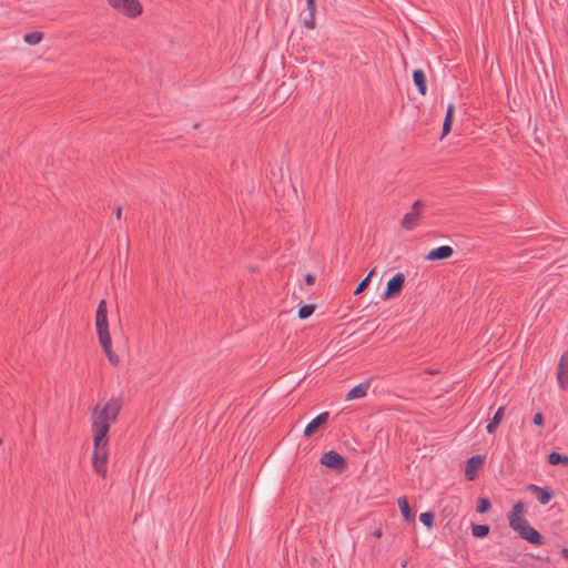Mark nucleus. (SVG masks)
<instances>
[{"label":"nucleus","instance_id":"f257e3e1","mask_svg":"<svg viewBox=\"0 0 568 568\" xmlns=\"http://www.w3.org/2000/svg\"><path fill=\"white\" fill-rule=\"evenodd\" d=\"M122 408L120 398H111L104 405L97 404L92 409V433H93V455L92 467L102 478L106 477L108 457H109V430L111 423H114Z\"/></svg>","mask_w":568,"mask_h":568},{"label":"nucleus","instance_id":"f03ea898","mask_svg":"<svg viewBox=\"0 0 568 568\" xmlns=\"http://www.w3.org/2000/svg\"><path fill=\"white\" fill-rule=\"evenodd\" d=\"M95 327L102 349L104 351L109 362L113 366H116L120 361L118 355L112 351L111 336L109 333L108 308L106 302L104 300L100 301L98 305L95 314Z\"/></svg>","mask_w":568,"mask_h":568},{"label":"nucleus","instance_id":"7ed1b4c3","mask_svg":"<svg viewBox=\"0 0 568 568\" xmlns=\"http://www.w3.org/2000/svg\"><path fill=\"white\" fill-rule=\"evenodd\" d=\"M509 527L517 531L519 536L527 540L528 542L532 545H541L542 544V536L538 530L532 528L527 519H525L521 515L516 514H508L507 515Z\"/></svg>","mask_w":568,"mask_h":568},{"label":"nucleus","instance_id":"20e7f679","mask_svg":"<svg viewBox=\"0 0 568 568\" xmlns=\"http://www.w3.org/2000/svg\"><path fill=\"white\" fill-rule=\"evenodd\" d=\"M108 3L130 18H135L142 13V4L139 0H108Z\"/></svg>","mask_w":568,"mask_h":568},{"label":"nucleus","instance_id":"39448f33","mask_svg":"<svg viewBox=\"0 0 568 568\" xmlns=\"http://www.w3.org/2000/svg\"><path fill=\"white\" fill-rule=\"evenodd\" d=\"M424 207L425 203L422 200L415 201L412 211L404 215L400 222L402 227L408 231L414 230L418 225Z\"/></svg>","mask_w":568,"mask_h":568},{"label":"nucleus","instance_id":"423d86ee","mask_svg":"<svg viewBox=\"0 0 568 568\" xmlns=\"http://www.w3.org/2000/svg\"><path fill=\"white\" fill-rule=\"evenodd\" d=\"M321 464L337 471L344 470L347 465L346 459L335 450L324 453L321 457Z\"/></svg>","mask_w":568,"mask_h":568},{"label":"nucleus","instance_id":"0eeeda50","mask_svg":"<svg viewBox=\"0 0 568 568\" xmlns=\"http://www.w3.org/2000/svg\"><path fill=\"white\" fill-rule=\"evenodd\" d=\"M404 283H405V275L403 273H396L388 282H387V285H386V290L384 291L383 293V298L384 300H390L395 296H397L403 287H404Z\"/></svg>","mask_w":568,"mask_h":568},{"label":"nucleus","instance_id":"6e6552de","mask_svg":"<svg viewBox=\"0 0 568 568\" xmlns=\"http://www.w3.org/2000/svg\"><path fill=\"white\" fill-rule=\"evenodd\" d=\"M557 381L561 389H568V351L560 356L557 366Z\"/></svg>","mask_w":568,"mask_h":568},{"label":"nucleus","instance_id":"1a4fd4ad","mask_svg":"<svg viewBox=\"0 0 568 568\" xmlns=\"http://www.w3.org/2000/svg\"><path fill=\"white\" fill-rule=\"evenodd\" d=\"M485 459L480 455H475L470 457L465 467V477L467 480L471 481L477 477L479 469L483 467Z\"/></svg>","mask_w":568,"mask_h":568},{"label":"nucleus","instance_id":"9d476101","mask_svg":"<svg viewBox=\"0 0 568 568\" xmlns=\"http://www.w3.org/2000/svg\"><path fill=\"white\" fill-rule=\"evenodd\" d=\"M454 254L453 247L448 245L439 246L434 250H430L428 254L425 256L426 261H440L447 260L452 257Z\"/></svg>","mask_w":568,"mask_h":568},{"label":"nucleus","instance_id":"9b49d317","mask_svg":"<svg viewBox=\"0 0 568 568\" xmlns=\"http://www.w3.org/2000/svg\"><path fill=\"white\" fill-rule=\"evenodd\" d=\"M329 413L324 412L316 416L312 422H310L305 429H304V436L311 437L313 434H315L328 419Z\"/></svg>","mask_w":568,"mask_h":568},{"label":"nucleus","instance_id":"f8f14e48","mask_svg":"<svg viewBox=\"0 0 568 568\" xmlns=\"http://www.w3.org/2000/svg\"><path fill=\"white\" fill-rule=\"evenodd\" d=\"M528 490L536 496L537 500L542 505L548 504L552 499V491L547 487L541 488L537 485L531 484L528 486Z\"/></svg>","mask_w":568,"mask_h":568},{"label":"nucleus","instance_id":"ddd939ff","mask_svg":"<svg viewBox=\"0 0 568 568\" xmlns=\"http://www.w3.org/2000/svg\"><path fill=\"white\" fill-rule=\"evenodd\" d=\"M369 381H365L356 385L347 393L346 400H353L365 397L367 394V389L369 388Z\"/></svg>","mask_w":568,"mask_h":568},{"label":"nucleus","instance_id":"4468645a","mask_svg":"<svg viewBox=\"0 0 568 568\" xmlns=\"http://www.w3.org/2000/svg\"><path fill=\"white\" fill-rule=\"evenodd\" d=\"M413 81H414V84L416 85L418 92L422 95H425L426 91H427V84H426L427 80H426L425 72L422 69H417L413 72Z\"/></svg>","mask_w":568,"mask_h":568},{"label":"nucleus","instance_id":"2eb2a0df","mask_svg":"<svg viewBox=\"0 0 568 568\" xmlns=\"http://www.w3.org/2000/svg\"><path fill=\"white\" fill-rule=\"evenodd\" d=\"M308 18L304 20V26L307 29H314L316 27L315 13H316V3L315 0H306Z\"/></svg>","mask_w":568,"mask_h":568},{"label":"nucleus","instance_id":"dca6fc26","mask_svg":"<svg viewBox=\"0 0 568 568\" xmlns=\"http://www.w3.org/2000/svg\"><path fill=\"white\" fill-rule=\"evenodd\" d=\"M504 412H505V407L504 406H500L497 412L495 413L493 419L488 423V425L486 426V429L489 434H494L496 432V429L498 428L500 422L503 420L504 418Z\"/></svg>","mask_w":568,"mask_h":568},{"label":"nucleus","instance_id":"f3484780","mask_svg":"<svg viewBox=\"0 0 568 568\" xmlns=\"http://www.w3.org/2000/svg\"><path fill=\"white\" fill-rule=\"evenodd\" d=\"M398 507H399L400 513L406 521L414 520V514H413L410 506L408 504V500L405 496L398 498Z\"/></svg>","mask_w":568,"mask_h":568},{"label":"nucleus","instance_id":"a211bd4d","mask_svg":"<svg viewBox=\"0 0 568 568\" xmlns=\"http://www.w3.org/2000/svg\"><path fill=\"white\" fill-rule=\"evenodd\" d=\"M454 119V105L449 104L446 111V116L443 124V136L447 135L452 130Z\"/></svg>","mask_w":568,"mask_h":568},{"label":"nucleus","instance_id":"6ab92c4d","mask_svg":"<svg viewBox=\"0 0 568 568\" xmlns=\"http://www.w3.org/2000/svg\"><path fill=\"white\" fill-rule=\"evenodd\" d=\"M548 463L552 466L562 464L564 466H568V455H561L557 452H551L548 455Z\"/></svg>","mask_w":568,"mask_h":568},{"label":"nucleus","instance_id":"aec40b11","mask_svg":"<svg viewBox=\"0 0 568 568\" xmlns=\"http://www.w3.org/2000/svg\"><path fill=\"white\" fill-rule=\"evenodd\" d=\"M490 527L488 525H473L471 532L474 537L483 538L488 536Z\"/></svg>","mask_w":568,"mask_h":568},{"label":"nucleus","instance_id":"412c9836","mask_svg":"<svg viewBox=\"0 0 568 568\" xmlns=\"http://www.w3.org/2000/svg\"><path fill=\"white\" fill-rule=\"evenodd\" d=\"M374 274V270H372L366 277H364L359 284L357 285V287L355 288L354 291V295H359L362 292H364L367 286L369 285L371 283V277L372 275Z\"/></svg>","mask_w":568,"mask_h":568},{"label":"nucleus","instance_id":"4be33fe9","mask_svg":"<svg viewBox=\"0 0 568 568\" xmlns=\"http://www.w3.org/2000/svg\"><path fill=\"white\" fill-rule=\"evenodd\" d=\"M43 38V34L41 32H30L24 34V41L28 44L34 45L38 44Z\"/></svg>","mask_w":568,"mask_h":568},{"label":"nucleus","instance_id":"5701e85b","mask_svg":"<svg viewBox=\"0 0 568 568\" xmlns=\"http://www.w3.org/2000/svg\"><path fill=\"white\" fill-rule=\"evenodd\" d=\"M314 311H315V305H313V304L303 305L298 310V317L301 320H306L314 313Z\"/></svg>","mask_w":568,"mask_h":568},{"label":"nucleus","instance_id":"b1692460","mask_svg":"<svg viewBox=\"0 0 568 568\" xmlns=\"http://www.w3.org/2000/svg\"><path fill=\"white\" fill-rule=\"evenodd\" d=\"M434 518H435V515L434 513L432 511H425L423 514H420L419 516V520L428 528H432L433 525H434Z\"/></svg>","mask_w":568,"mask_h":568},{"label":"nucleus","instance_id":"393cba45","mask_svg":"<svg viewBox=\"0 0 568 568\" xmlns=\"http://www.w3.org/2000/svg\"><path fill=\"white\" fill-rule=\"evenodd\" d=\"M491 507L490 500L488 498H479L477 503L476 510L479 514L487 513Z\"/></svg>","mask_w":568,"mask_h":568},{"label":"nucleus","instance_id":"a878e982","mask_svg":"<svg viewBox=\"0 0 568 568\" xmlns=\"http://www.w3.org/2000/svg\"><path fill=\"white\" fill-rule=\"evenodd\" d=\"M525 511V505L521 501H518L514 505L513 510L509 514L521 515Z\"/></svg>","mask_w":568,"mask_h":568},{"label":"nucleus","instance_id":"bb28decb","mask_svg":"<svg viewBox=\"0 0 568 568\" xmlns=\"http://www.w3.org/2000/svg\"><path fill=\"white\" fill-rule=\"evenodd\" d=\"M534 424L537 426H542L545 423V418L542 413H536L532 419Z\"/></svg>","mask_w":568,"mask_h":568},{"label":"nucleus","instance_id":"cd10ccee","mask_svg":"<svg viewBox=\"0 0 568 568\" xmlns=\"http://www.w3.org/2000/svg\"><path fill=\"white\" fill-rule=\"evenodd\" d=\"M304 280L307 285H313L315 283V276L313 274H306Z\"/></svg>","mask_w":568,"mask_h":568},{"label":"nucleus","instance_id":"c85d7f7f","mask_svg":"<svg viewBox=\"0 0 568 568\" xmlns=\"http://www.w3.org/2000/svg\"><path fill=\"white\" fill-rule=\"evenodd\" d=\"M114 213H115L116 219H119V220H120V219H121V216H122V207H121L120 205H119V206H116V207H115V212H114Z\"/></svg>","mask_w":568,"mask_h":568},{"label":"nucleus","instance_id":"c756f323","mask_svg":"<svg viewBox=\"0 0 568 568\" xmlns=\"http://www.w3.org/2000/svg\"><path fill=\"white\" fill-rule=\"evenodd\" d=\"M382 535H383V532H382V529H381V528H378V529H376V530H374V531H373V536H374V537H376V538H381V537H382Z\"/></svg>","mask_w":568,"mask_h":568},{"label":"nucleus","instance_id":"7c9ffc66","mask_svg":"<svg viewBox=\"0 0 568 568\" xmlns=\"http://www.w3.org/2000/svg\"><path fill=\"white\" fill-rule=\"evenodd\" d=\"M561 555L564 558L568 559V548H562L561 549Z\"/></svg>","mask_w":568,"mask_h":568},{"label":"nucleus","instance_id":"2f4dec72","mask_svg":"<svg viewBox=\"0 0 568 568\" xmlns=\"http://www.w3.org/2000/svg\"><path fill=\"white\" fill-rule=\"evenodd\" d=\"M408 565V559H404L400 564L402 568H406Z\"/></svg>","mask_w":568,"mask_h":568},{"label":"nucleus","instance_id":"473e14b6","mask_svg":"<svg viewBox=\"0 0 568 568\" xmlns=\"http://www.w3.org/2000/svg\"><path fill=\"white\" fill-rule=\"evenodd\" d=\"M2 444V439L0 438V445Z\"/></svg>","mask_w":568,"mask_h":568}]
</instances>
